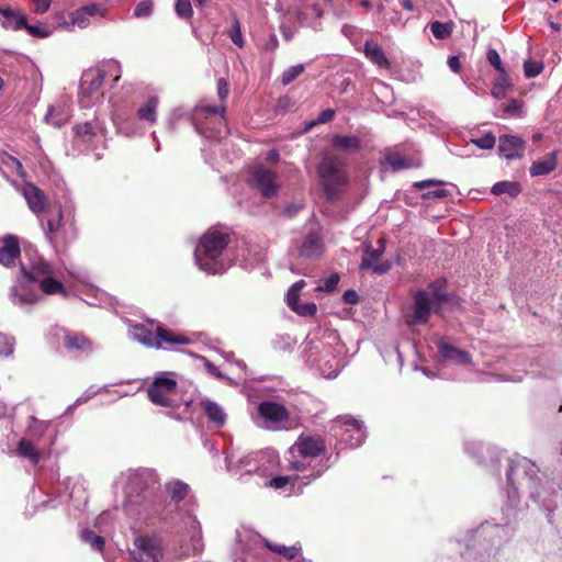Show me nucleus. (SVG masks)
Returning a JSON list of instances; mask_svg holds the SVG:
<instances>
[{"label":"nucleus","mask_w":562,"mask_h":562,"mask_svg":"<svg viewBox=\"0 0 562 562\" xmlns=\"http://www.w3.org/2000/svg\"><path fill=\"white\" fill-rule=\"evenodd\" d=\"M134 547L131 554L136 562H159L162 558V550L158 541L148 536L137 537Z\"/></svg>","instance_id":"5"},{"label":"nucleus","mask_w":562,"mask_h":562,"mask_svg":"<svg viewBox=\"0 0 562 562\" xmlns=\"http://www.w3.org/2000/svg\"><path fill=\"white\" fill-rule=\"evenodd\" d=\"M177 380L165 374L156 376L147 387V397L149 401L162 407H176Z\"/></svg>","instance_id":"4"},{"label":"nucleus","mask_w":562,"mask_h":562,"mask_svg":"<svg viewBox=\"0 0 562 562\" xmlns=\"http://www.w3.org/2000/svg\"><path fill=\"white\" fill-rule=\"evenodd\" d=\"M297 480H299V475L274 476L271 480H269L267 485L274 490H281L290 483L294 484Z\"/></svg>","instance_id":"43"},{"label":"nucleus","mask_w":562,"mask_h":562,"mask_svg":"<svg viewBox=\"0 0 562 562\" xmlns=\"http://www.w3.org/2000/svg\"><path fill=\"white\" fill-rule=\"evenodd\" d=\"M340 277L338 273L330 274L324 280V284L316 288V291L333 292L337 289Z\"/></svg>","instance_id":"47"},{"label":"nucleus","mask_w":562,"mask_h":562,"mask_svg":"<svg viewBox=\"0 0 562 562\" xmlns=\"http://www.w3.org/2000/svg\"><path fill=\"white\" fill-rule=\"evenodd\" d=\"M157 340L159 342V348H164V346H186L191 342L190 338H188L186 335L178 334L169 328L164 327L160 324H158Z\"/></svg>","instance_id":"17"},{"label":"nucleus","mask_w":562,"mask_h":562,"mask_svg":"<svg viewBox=\"0 0 562 562\" xmlns=\"http://www.w3.org/2000/svg\"><path fill=\"white\" fill-rule=\"evenodd\" d=\"M63 346L68 352L88 353L92 351V340L80 331L63 329Z\"/></svg>","instance_id":"10"},{"label":"nucleus","mask_w":562,"mask_h":562,"mask_svg":"<svg viewBox=\"0 0 562 562\" xmlns=\"http://www.w3.org/2000/svg\"><path fill=\"white\" fill-rule=\"evenodd\" d=\"M228 36L232 40V42L239 48H241L244 46V38L241 35L240 23H239L238 19H236V18L234 19L232 29L228 32Z\"/></svg>","instance_id":"45"},{"label":"nucleus","mask_w":562,"mask_h":562,"mask_svg":"<svg viewBox=\"0 0 562 562\" xmlns=\"http://www.w3.org/2000/svg\"><path fill=\"white\" fill-rule=\"evenodd\" d=\"M342 299L348 304H358L360 301L359 294L355 290L345 291Z\"/></svg>","instance_id":"61"},{"label":"nucleus","mask_w":562,"mask_h":562,"mask_svg":"<svg viewBox=\"0 0 562 562\" xmlns=\"http://www.w3.org/2000/svg\"><path fill=\"white\" fill-rule=\"evenodd\" d=\"M200 407L203 409L209 420L216 426L221 427L225 424L226 415L217 403L205 398L200 402Z\"/></svg>","instance_id":"25"},{"label":"nucleus","mask_w":562,"mask_h":562,"mask_svg":"<svg viewBox=\"0 0 562 562\" xmlns=\"http://www.w3.org/2000/svg\"><path fill=\"white\" fill-rule=\"evenodd\" d=\"M159 100L157 97H149L137 110V117L149 124L157 122V108Z\"/></svg>","instance_id":"26"},{"label":"nucleus","mask_w":562,"mask_h":562,"mask_svg":"<svg viewBox=\"0 0 562 562\" xmlns=\"http://www.w3.org/2000/svg\"><path fill=\"white\" fill-rule=\"evenodd\" d=\"M364 55L373 64L383 69L390 68V61L384 54L382 47L374 41H366L364 43Z\"/></svg>","instance_id":"22"},{"label":"nucleus","mask_w":562,"mask_h":562,"mask_svg":"<svg viewBox=\"0 0 562 562\" xmlns=\"http://www.w3.org/2000/svg\"><path fill=\"white\" fill-rule=\"evenodd\" d=\"M7 159L8 160L5 161V164L8 166L13 167L15 169L18 176L22 177L24 175V168H23L22 162L13 156H8Z\"/></svg>","instance_id":"58"},{"label":"nucleus","mask_w":562,"mask_h":562,"mask_svg":"<svg viewBox=\"0 0 562 562\" xmlns=\"http://www.w3.org/2000/svg\"><path fill=\"white\" fill-rule=\"evenodd\" d=\"M133 335L135 339L146 347L159 349V342L157 340L158 325L155 330H151L143 324H137L133 326Z\"/></svg>","instance_id":"23"},{"label":"nucleus","mask_w":562,"mask_h":562,"mask_svg":"<svg viewBox=\"0 0 562 562\" xmlns=\"http://www.w3.org/2000/svg\"><path fill=\"white\" fill-rule=\"evenodd\" d=\"M77 229L74 225L67 226L66 224L59 229V232L52 237L49 243L57 251H65L67 247L76 239Z\"/></svg>","instance_id":"20"},{"label":"nucleus","mask_w":562,"mask_h":562,"mask_svg":"<svg viewBox=\"0 0 562 562\" xmlns=\"http://www.w3.org/2000/svg\"><path fill=\"white\" fill-rule=\"evenodd\" d=\"M166 491L173 502L180 503L187 497L189 485L182 481H175L166 484Z\"/></svg>","instance_id":"32"},{"label":"nucleus","mask_w":562,"mask_h":562,"mask_svg":"<svg viewBox=\"0 0 562 562\" xmlns=\"http://www.w3.org/2000/svg\"><path fill=\"white\" fill-rule=\"evenodd\" d=\"M504 112L509 115H519L521 112V104L517 100L513 99L504 106Z\"/></svg>","instance_id":"56"},{"label":"nucleus","mask_w":562,"mask_h":562,"mask_svg":"<svg viewBox=\"0 0 562 562\" xmlns=\"http://www.w3.org/2000/svg\"><path fill=\"white\" fill-rule=\"evenodd\" d=\"M335 117V110L333 109H326L324 111H322L317 117L316 121H313L311 124H310V127H313L317 124H324V123H328L330 121H333Z\"/></svg>","instance_id":"52"},{"label":"nucleus","mask_w":562,"mask_h":562,"mask_svg":"<svg viewBox=\"0 0 562 562\" xmlns=\"http://www.w3.org/2000/svg\"><path fill=\"white\" fill-rule=\"evenodd\" d=\"M24 30L27 31V33L32 36L38 37V38H45L49 36V32L47 30L41 29L37 25H31L25 20V24H23Z\"/></svg>","instance_id":"51"},{"label":"nucleus","mask_w":562,"mask_h":562,"mask_svg":"<svg viewBox=\"0 0 562 562\" xmlns=\"http://www.w3.org/2000/svg\"><path fill=\"white\" fill-rule=\"evenodd\" d=\"M558 165V154L552 151L547 154L542 159L533 161L529 172L532 177L547 176L551 173Z\"/></svg>","instance_id":"21"},{"label":"nucleus","mask_w":562,"mask_h":562,"mask_svg":"<svg viewBox=\"0 0 562 562\" xmlns=\"http://www.w3.org/2000/svg\"><path fill=\"white\" fill-rule=\"evenodd\" d=\"M344 159L335 154H326L317 166L321 184L327 200H335L341 188L348 183V175L344 170Z\"/></svg>","instance_id":"2"},{"label":"nucleus","mask_w":562,"mask_h":562,"mask_svg":"<svg viewBox=\"0 0 562 562\" xmlns=\"http://www.w3.org/2000/svg\"><path fill=\"white\" fill-rule=\"evenodd\" d=\"M205 369L207 370V372L216 378H223V374L222 372L220 371V369L211 361H206L205 362Z\"/></svg>","instance_id":"64"},{"label":"nucleus","mask_w":562,"mask_h":562,"mask_svg":"<svg viewBox=\"0 0 562 562\" xmlns=\"http://www.w3.org/2000/svg\"><path fill=\"white\" fill-rule=\"evenodd\" d=\"M385 162L393 169V170H401L411 168L412 164L411 161L401 153L398 151H389L385 154Z\"/></svg>","instance_id":"33"},{"label":"nucleus","mask_w":562,"mask_h":562,"mask_svg":"<svg viewBox=\"0 0 562 562\" xmlns=\"http://www.w3.org/2000/svg\"><path fill=\"white\" fill-rule=\"evenodd\" d=\"M30 283L23 279V276L19 279V285L11 290L14 303L35 304L40 301L41 296L29 288Z\"/></svg>","instance_id":"16"},{"label":"nucleus","mask_w":562,"mask_h":562,"mask_svg":"<svg viewBox=\"0 0 562 562\" xmlns=\"http://www.w3.org/2000/svg\"><path fill=\"white\" fill-rule=\"evenodd\" d=\"M306 285L304 280L296 281L286 293V304L293 310L300 303V294L302 289Z\"/></svg>","instance_id":"38"},{"label":"nucleus","mask_w":562,"mask_h":562,"mask_svg":"<svg viewBox=\"0 0 562 562\" xmlns=\"http://www.w3.org/2000/svg\"><path fill=\"white\" fill-rule=\"evenodd\" d=\"M64 224L65 223L63 222V210L59 205L56 216L47 221V225L45 228L46 238L50 240L52 237H54V235H56L59 232Z\"/></svg>","instance_id":"37"},{"label":"nucleus","mask_w":562,"mask_h":562,"mask_svg":"<svg viewBox=\"0 0 562 562\" xmlns=\"http://www.w3.org/2000/svg\"><path fill=\"white\" fill-rule=\"evenodd\" d=\"M40 289L42 290L43 293L47 294V295H54V294H63L64 296L67 295V291L64 286V284L55 279L53 277V274H50L49 277L43 279L40 283Z\"/></svg>","instance_id":"30"},{"label":"nucleus","mask_w":562,"mask_h":562,"mask_svg":"<svg viewBox=\"0 0 562 562\" xmlns=\"http://www.w3.org/2000/svg\"><path fill=\"white\" fill-rule=\"evenodd\" d=\"M374 273L383 274L386 273L391 269V263L389 261H383L370 268Z\"/></svg>","instance_id":"62"},{"label":"nucleus","mask_w":562,"mask_h":562,"mask_svg":"<svg viewBox=\"0 0 562 562\" xmlns=\"http://www.w3.org/2000/svg\"><path fill=\"white\" fill-rule=\"evenodd\" d=\"M24 196L29 207L35 214H41L45 210L46 196L44 192L35 184L27 183L25 186Z\"/></svg>","instance_id":"18"},{"label":"nucleus","mask_w":562,"mask_h":562,"mask_svg":"<svg viewBox=\"0 0 562 562\" xmlns=\"http://www.w3.org/2000/svg\"><path fill=\"white\" fill-rule=\"evenodd\" d=\"M472 143L481 149H492L495 146L496 138L492 133H487L479 138L472 139Z\"/></svg>","instance_id":"46"},{"label":"nucleus","mask_w":562,"mask_h":562,"mask_svg":"<svg viewBox=\"0 0 562 562\" xmlns=\"http://www.w3.org/2000/svg\"><path fill=\"white\" fill-rule=\"evenodd\" d=\"M53 273V266L44 259L34 261L30 268L21 265V274L26 282L40 283L43 279L49 277Z\"/></svg>","instance_id":"12"},{"label":"nucleus","mask_w":562,"mask_h":562,"mask_svg":"<svg viewBox=\"0 0 562 562\" xmlns=\"http://www.w3.org/2000/svg\"><path fill=\"white\" fill-rule=\"evenodd\" d=\"M229 90H228V83L226 79L220 78L217 80V94L222 102H225L228 97Z\"/></svg>","instance_id":"54"},{"label":"nucleus","mask_w":562,"mask_h":562,"mask_svg":"<svg viewBox=\"0 0 562 562\" xmlns=\"http://www.w3.org/2000/svg\"><path fill=\"white\" fill-rule=\"evenodd\" d=\"M324 251L322 236L317 232H311L304 238L299 249V255L304 258H319Z\"/></svg>","instance_id":"15"},{"label":"nucleus","mask_w":562,"mask_h":562,"mask_svg":"<svg viewBox=\"0 0 562 562\" xmlns=\"http://www.w3.org/2000/svg\"><path fill=\"white\" fill-rule=\"evenodd\" d=\"M453 30V22L442 23L439 21H434L430 23V31L434 36L438 40H446L450 37Z\"/></svg>","instance_id":"36"},{"label":"nucleus","mask_w":562,"mask_h":562,"mask_svg":"<svg viewBox=\"0 0 562 562\" xmlns=\"http://www.w3.org/2000/svg\"><path fill=\"white\" fill-rule=\"evenodd\" d=\"M491 192L494 195L506 193L512 198H516L521 192V186L517 181H499L492 187Z\"/></svg>","instance_id":"29"},{"label":"nucleus","mask_w":562,"mask_h":562,"mask_svg":"<svg viewBox=\"0 0 562 562\" xmlns=\"http://www.w3.org/2000/svg\"><path fill=\"white\" fill-rule=\"evenodd\" d=\"M304 65L291 66L282 72L281 82L283 86L290 85L304 71Z\"/></svg>","instance_id":"41"},{"label":"nucleus","mask_w":562,"mask_h":562,"mask_svg":"<svg viewBox=\"0 0 562 562\" xmlns=\"http://www.w3.org/2000/svg\"><path fill=\"white\" fill-rule=\"evenodd\" d=\"M302 204L290 203L284 207L283 214L288 217H293L302 210Z\"/></svg>","instance_id":"60"},{"label":"nucleus","mask_w":562,"mask_h":562,"mask_svg":"<svg viewBox=\"0 0 562 562\" xmlns=\"http://www.w3.org/2000/svg\"><path fill=\"white\" fill-rule=\"evenodd\" d=\"M26 16L11 8L0 7V23L7 30L19 31L25 24Z\"/></svg>","instance_id":"19"},{"label":"nucleus","mask_w":562,"mask_h":562,"mask_svg":"<svg viewBox=\"0 0 562 562\" xmlns=\"http://www.w3.org/2000/svg\"><path fill=\"white\" fill-rule=\"evenodd\" d=\"M428 288L430 289L434 299L438 303H446L449 301V296L447 293V286H446V280L438 279V280L431 282Z\"/></svg>","instance_id":"35"},{"label":"nucleus","mask_w":562,"mask_h":562,"mask_svg":"<svg viewBox=\"0 0 562 562\" xmlns=\"http://www.w3.org/2000/svg\"><path fill=\"white\" fill-rule=\"evenodd\" d=\"M265 544L270 551L278 553L279 555H282L288 560L294 559L299 554V551H300V548H297L295 546L286 547L284 544L272 543L269 540H266Z\"/></svg>","instance_id":"34"},{"label":"nucleus","mask_w":562,"mask_h":562,"mask_svg":"<svg viewBox=\"0 0 562 562\" xmlns=\"http://www.w3.org/2000/svg\"><path fill=\"white\" fill-rule=\"evenodd\" d=\"M486 58H487L488 63L491 64V66H493L497 71H503L504 66H503L501 56L496 49H493V48L488 49L487 54H486Z\"/></svg>","instance_id":"50"},{"label":"nucleus","mask_w":562,"mask_h":562,"mask_svg":"<svg viewBox=\"0 0 562 562\" xmlns=\"http://www.w3.org/2000/svg\"><path fill=\"white\" fill-rule=\"evenodd\" d=\"M175 11L180 19L190 20L193 15V9L190 0H177Z\"/></svg>","instance_id":"42"},{"label":"nucleus","mask_w":562,"mask_h":562,"mask_svg":"<svg viewBox=\"0 0 562 562\" xmlns=\"http://www.w3.org/2000/svg\"><path fill=\"white\" fill-rule=\"evenodd\" d=\"M524 70L527 78H533L543 70V65L541 63L527 60L525 61Z\"/></svg>","instance_id":"48"},{"label":"nucleus","mask_w":562,"mask_h":562,"mask_svg":"<svg viewBox=\"0 0 562 562\" xmlns=\"http://www.w3.org/2000/svg\"><path fill=\"white\" fill-rule=\"evenodd\" d=\"M81 538L85 542L89 543L93 549L102 552L105 546L104 538L97 535L94 531L85 529L81 533Z\"/></svg>","instance_id":"40"},{"label":"nucleus","mask_w":562,"mask_h":562,"mask_svg":"<svg viewBox=\"0 0 562 562\" xmlns=\"http://www.w3.org/2000/svg\"><path fill=\"white\" fill-rule=\"evenodd\" d=\"M431 315V299L425 290H417L414 294L412 315L407 321L409 325H422L429 321Z\"/></svg>","instance_id":"8"},{"label":"nucleus","mask_w":562,"mask_h":562,"mask_svg":"<svg viewBox=\"0 0 562 562\" xmlns=\"http://www.w3.org/2000/svg\"><path fill=\"white\" fill-rule=\"evenodd\" d=\"M104 79L105 72L102 69H89L83 72L79 92L81 108L89 109L103 97L101 87Z\"/></svg>","instance_id":"3"},{"label":"nucleus","mask_w":562,"mask_h":562,"mask_svg":"<svg viewBox=\"0 0 562 562\" xmlns=\"http://www.w3.org/2000/svg\"><path fill=\"white\" fill-rule=\"evenodd\" d=\"M448 66L456 74H459L461 71V63L458 56H450L448 58Z\"/></svg>","instance_id":"63"},{"label":"nucleus","mask_w":562,"mask_h":562,"mask_svg":"<svg viewBox=\"0 0 562 562\" xmlns=\"http://www.w3.org/2000/svg\"><path fill=\"white\" fill-rule=\"evenodd\" d=\"M231 241L229 234L217 228L207 229L199 240L194 251L195 260L199 267L209 273H218L223 270V265L217 261L224 249Z\"/></svg>","instance_id":"1"},{"label":"nucleus","mask_w":562,"mask_h":562,"mask_svg":"<svg viewBox=\"0 0 562 562\" xmlns=\"http://www.w3.org/2000/svg\"><path fill=\"white\" fill-rule=\"evenodd\" d=\"M380 247L373 248L372 246H368L362 256V260L360 263V270H368L373 267L374 262L380 259L382 254L384 252V241L382 239L379 240Z\"/></svg>","instance_id":"28"},{"label":"nucleus","mask_w":562,"mask_h":562,"mask_svg":"<svg viewBox=\"0 0 562 562\" xmlns=\"http://www.w3.org/2000/svg\"><path fill=\"white\" fill-rule=\"evenodd\" d=\"M258 413L262 418L274 424L285 422L290 417V413L285 406L274 402L260 403Z\"/></svg>","instance_id":"14"},{"label":"nucleus","mask_w":562,"mask_h":562,"mask_svg":"<svg viewBox=\"0 0 562 562\" xmlns=\"http://www.w3.org/2000/svg\"><path fill=\"white\" fill-rule=\"evenodd\" d=\"M292 311L301 316H314L317 312V306L313 302L304 304L299 303Z\"/></svg>","instance_id":"49"},{"label":"nucleus","mask_w":562,"mask_h":562,"mask_svg":"<svg viewBox=\"0 0 562 562\" xmlns=\"http://www.w3.org/2000/svg\"><path fill=\"white\" fill-rule=\"evenodd\" d=\"M76 136L85 143H90L95 137V132L90 122L80 123L74 126Z\"/></svg>","instance_id":"39"},{"label":"nucleus","mask_w":562,"mask_h":562,"mask_svg":"<svg viewBox=\"0 0 562 562\" xmlns=\"http://www.w3.org/2000/svg\"><path fill=\"white\" fill-rule=\"evenodd\" d=\"M154 10L153 0H143L134 9L135 18H148Z\"/></svg>","instance_id":"44"},{"label":"nucleus","mask_w":562,"mask_h":562,"mask_svg":"<svg viewBox=\"0 0 562 562\" xmlns=\"http://www.w3.org/2000/svg\"><path fill=\"white\" fill-rule=\"evenodd\" d=\"M79 10H81L85 15L94 16V15H98L101 13V5L97 4V3H92L89 5H85V7L80 8Z\"/></svg>","instance_id":"59"},{"label":"nucleus","mask_w":562,"mask_h":562,"mask_svg":"<svg viewBox=\"0 0 562 562\" xmlns=\"http://www.w3.org/2000/svg\"><path fill=\"white\" fill-rule=\"evenodd\" d=\"M72 24L78 25L79 27H86L88 25V20L81 10H77L72 13Z\"/></svg>","instance_id":"57"},{"label":"nucleus","mask_w":562,"mask_h":562,"mask_svg":"<svg viewBox=\"0 0 562 562\" xmlns=\"http://www.w3.org/2000/svg\"><path fill=\"white\" fill-rule=\"evenodd\" d=\"M16 452L19 456L31 460L34 464L38 463L41 459V453L36 450L34 445L25 438H22L18 442Z\"/></svg>","instance_id":"31"},{"label":"nucleus","mask_w":562,"mask_h":562,"mask_svg":"<svg viewBox=\"0 0 562 562\" xmlns=\"http://www.w3.org/2000/svg\"><path fill=\"white\" fill-rule=\"evenodd\" d=\"M293 447L303 458H317L326 451L325 439L319 435L301 434Z\"/></svg>","instance_id":"7"},{"label":"nucleus","mask_w":562,"mask_h":562,"mask_svg":"<svg viewBox=\"0 0 562 562\" xmlns=\"http://www.w3.org/2000/svg\"><path fill=\"white\" fill-rule=\"evenodd\" d=\"M53 0H32L34 3V12L43 14L48 11Z\"/></svg>","instance_id":"55"},{"label":"nucleus","mask_w":562,"mask_h":562,"mask_svg":"<svg viewBox=\"0 0 562 562\" xmlns=\"http://www.w3.org/2000/svg\"><path fill=\"white\" fill-rule=\"evenodd\" d=\"M250 183L258 188L263 198H273L278 192L276 183L277 173L263 166H257L251 170Z\"/></svg>","instance_id":"6"},{"label":"nucleus","mask_w":562,"mask_h":562,"mask_svg":"<svg viewBox=\"0 0 562 562\" xmlns=\"http://www.w3.org/2000/svg\"><path fill=\"white\" fill-rule=\"evenodd\" d=\"M150 476V473L146 471L134 472L130 475L125 490L128 502H138L136 498L139 497L142 493L148 488Z\"/></svg>","instance_id":"13"},{"label":"nucleus","mask_w":562,"mask_h":562,"mask_svg":"<svg viewBox=\"0 0 562 562\" xmlns=\"http://www.w3.org/2000/svg\"><path fill=\"white\" fill-rule=\"evenodd\" d=\"M20 256L19 237L12 234L4 235L0 240V263L7 268L14 267Z\"/></svg>","instance_id":"9"},{"label":"nucleus","mask_w":562,"mask_h":562,"mask_svg":"<svg viewBox=\"0 0 562 562\" xmlns=\"http://www.w3.org/2000/svg\"><path fill=\"white\" fill-rule=\"evenodd\" d=\"M331 145L347 151H359L361 149V140L358 136L335 135L331 138Z\"/></svg>","instance_id":"27"},{"label":"nucleus","mask_w":562,"mask_h":562,"mask_svg":"<svg viewBox=\"0 0 562 562\" xmlns=\"http://www.w3.org/2000/svg\"><path fill=\"white\" fill-rule=\"evenodd\" d=\"M439 349V353L443 359L454 361L457 363H468L470 362V355L467 351H463L454 346H451L443 340H440L437 344Z\"/></svg>","instance_id":"24"},{"label":"nucleus","mask_w":562,"mask_h":562,"mask_svg":"<svg viewBox=\"0 0 562 562\" xmlns=\"http://www.w3.org/2000/svg\"><path fill=\"white\" fill-rule=\"evenodd\" d=\"M225 111H226V106L223 104L222 105H204V106L196 109V112H203L205 114H212V115L218 114L221 116H224Z\"/></svg>","instance_id":"53"},{"label":"nucleus","mask_w":562,"mask_h":562,"mask_svg":"<svg viewBox=\"0 0 562 562\" xmlns=\"http://www.w3.org/2000/svg\"><path fill=\"white\" fill-rule=\"evenodd\" d=\"M526 142L514 135H501L498 138V153L506 159H518L524 156Z\"/></svg>","instance_id":"11"}]
</instances>
